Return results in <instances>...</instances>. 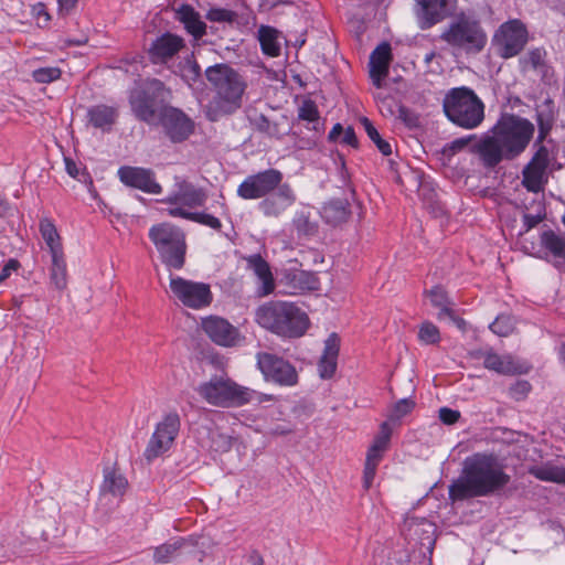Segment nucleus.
I'll return each mask as SVG.
<instances>
[{
    "label": "nucleus",
    "instance_id": "f257e3e1",
    "mask_svg": "<svg viewBox=\"0 0 565 565\" xmlns=\"http://www.w3.org/2000/svg\"><path fill=\"white\" fill-rule=\"evenodd\" d=\"M510 476L492 455L467 457L460 476L449 486V499L463 501L499 493L510 482Z\"/></svg>",
    "mask_w": 565,
    "mask_h": 565
},
{
    "label": "nucleus",
    "instance_id": "f03ea898",
    "mask_svg": "<svg viewBox=\"0 0 565 565\" xmlns=\"http://www.w3.org/2000/svg\"><path fill=\"white\" fill-rule=\"evenodd\" d=\"M204 74L212 92L204 106L205 117L210 121H218L242 108L247 83L236 70L220 63L209 66Z\"/></svg>",
    "mask_w": 565,
    "mask_h": 565
},
{
    "label": "nucleus",
    "instance_id": "7ed1b4c3",
    "mask_svg": "<svg viewBox=\"0 0 565 565\" xmlns=\"http://www.w3.org/2000/svg\"><path fill=\"white\" fill-rule=\"evenodd\" d=\"M255 321L263 329L281 338L302 337L309 328L308 315L289 301H268L255 311Z\"/></svg>",
    "mask_w": 565,
    "mask_h": 565
},
{
    "label": "nucleus",
    "instance_id": "20e7f679",
    "mask_svg": "<svg viewBox=\"0 0 565 565\" xmlns=\"http://www.w3.org/2000/svg\"><path fill=\"white\" fill-rule=\"evenodd\" d=\"M198 394L210 405L239 407L248 403L270 401L271 396L238 385L227 375H214L196 387Z\"/></svg>",
    "mask_w": 565,
    "mask_h": 565
},
{
    "label": "nucleus",
    "instance_id": "39448f33",
    "mask_svg": "<svg viewBox=\"0 0 565 565\" xmlns=\"http://www.w3.org/2000/svg\"><path fill=\"white\" fill-rule=\"evenodd\" d=\"M443 108L446 117L463 129H475L484 119V104L466 86L449 89L444 97Z\"/></svg>",
    "mask_w": 565,
    "mask_h": 565
},
{
    "label": "nucleus",
    "instance_id": "423d86ee",
    "mask_svg": "<svg viewBox=\"0 0 565 565\" xmlns=\"http://www.w3.org/2000/svg\"><path fill=\"white\" fill-rule=\"evenodd\" d=\"M440 39L457 51L476 54L487 43V34L478 20L460 13L440 34Z\"/></svg>",
    "mask_w": 565,
    "mask_h": 565
},
{
    "label": "nucleus",
    "instance_id": "0eeeda50",
    "mask_svg": "<svg viewBox=\"0 0 565 565\" xmlns=\"http://www.w3.org/2000/svg\"><path fill=\"white\" fill-rule=\"evenodd\" d=\"M149 238L169 269H181L184 266L186 244L180 228L170 223H160L149 230Z\"/></svg>",
    "mask_w": 565,
    "mask_h": 565
},
{
    "label": "nucleus",
    "instance_id": "6e6552de",
    "mask_svg": "<svg viewBox=\"0 0 565 565\" xmlns=\"http://www.w3.org/2000/svg\"><path fill=\"white\" fill-rule=\"evenodd\" d=\"M508 151V160L520 156L530 143L534 125L514 115L502 116L492 128Z\"/></svg>",
    "mask_w": 565,
    "mask_h": 565
},
{
    "label": "nucleus",
    "instance_id": "1a4fd4ad",
    "mask_svg": "<svg viewBox=\"0 0 565 565\" xmlns=\"http://www.w3.org/2000/svg\"><path fill=\"white\" fill-rule=\"evenodd\" d=\"M170 92L159 79H150L143 88L134 89L129 96L131 110L137 119L153 125L159 119L158 102H163Z\"/></svg>",
    "mask_w": 565,
    "mask_h": 565
},
{
    "label": "nucleus",
    "instance_id": "9d476101",
    "mask_svg": "<svg viewBox=\"0 0 565 565\" xmlns=\"http://www.w3.org/2000/svg\"><path fill=\"white\" fill-rule=\"evenodd\" d=\"M180 428L181 418L178 412L172 411L161 417L156 424L143 451V457L148 463L171 450L179 436Z\"/></svg>",
    "mask_w": 565,
    "mask_h": 565
},
{
    "label": "nucleus",
    "instance_id": "9b49d317",
    "mask_svg": "<svg viewBox=\"0 0 565 565\" xmlns=\"http://www.w3.org/2000/svg\"><path fill=\"white\" fill-rule=\"evenodd\" d=\"M169 288L174 300L194 310L207 307L213 299L210 285L180 276L170 275Z\"/></svg>",
    "mask_w": 565,
    "mask_h": 565
},
{
    "label": "nucleus",
    "instance_id": "f8f14e48",
    "mask_svg": "<svg viewBox=\"0 0 565 565\" xmlns=\"http://www.w3.org/2000/svg\"><path fill=\"white\" fill-rule=\"evenodd\" d=\"M206 200L207 194L203 188L194 185L184 178L175 177L172 190L161 202L168 205L167 213L170 215L175 207L193 212V210L204 206Z\"/></svg>",
    "mask_w": 565,
    "mask_h": 565
},
{
    "label": "nucleus",
    "instance_id": "ddd939ff",
    "mask_svg": "<svg viewBox=\"0 0 565 565\" xmlns=\"http://www.w3.org/2000/svg\"><path fill=\"white\" fill-rule=\"evenodd\" d=\"M414 13L420 30H428L452 17L458 8V0H414Z\"/></svg>",
    "mask_w": 565,
    "mask_h": 565
},
{
    "label": "nucleus",
    "instance_id": "4468645a",
    "mask_svg": "<svg viewBox=\"0 0 565 565\" xmlns=\"http://www.w3.org/2000/svg\"><path fill=\"white\" fill-rule=\"evenodd\" d=\"M282 181V173L276 169H267L246 177L237 188V195L244 200L266 198Z\"/></svg>",
    "mask_w": 565,
    "mask_h": 565
},
{
    "label": "nucleus",
    "instance_id": "2eb2a0df",
    "mask_svg": "<svg viewBox=\"0 0 565 565\" xmlns=\"http://www.w3.org/2000/svg\"><path fill=\"white\" fill-rule=\"evenodd\" d=\"M499 54L503 58L518 55L527 42V30L520 20L503 23L494 35Z\"/></svg>",
    "mask_w": 565,
    "mask_h": 565
},
{
    "label": "nucleus",
    "instance_id": "dca6fc26",
    "mask_svg": "<svg viewBox=\"0 0 565 565\" xmlns=\"http://www.w3.org/2000/svg\"><path fill=\"white\" fill-rule=\"evenodd\" d=\"M159 122L167 138L173 143L186 140L194 131V121L177 107L163 106L159 110Z\"/></svg>",
    "mask_w": 565,
    "mask_h": 565
},
{
    "label": "nucleus",
    "instance_id": "f3484780",
    "mask_svg": "<svg viewBox=\"0 0 565 565\" xmlns=\"http://www.w3.org/2000/svg\"><path fill=\"white\" fill-rule=\"evenodd\" d=\"M257 365L267 381L281 386H294L298 382L295 366L275 354L258 353Z\"/></svg>",
    "mask_w": 565,
    "mask_h": 565
},
{
    "label": "nucleus",
    "instance_id": "a211bd4d",
    "mask_svg": "<svg viewBox=\"0 0 565 565\" xmlns=\"http://www.w3.org/2000/svg\"><path fill=\"white\" fill-rule=\"evenodd\" d=\"M184 47L185 43L181 36L167 32L152 41L148 55L153 64L168 65Z\"/></svg>",
    "mask_w": 565,
    "mask_h": 565
},
{
    "label": "nucleus",
    "instance_id": "6ab92c4d",
    "mask_svg": "<svg viewBox=\"0 0 565 565\" xmlns=\"http://www.w3.org/2000/svg\"><path fill=\"white\" fill-rule=\"evenodd\" d=\"M119 180L130 186L149 194H160L162 186L156 181L151 169L140 167H121L118 170Z\"/></svg>",
    "mask_w": 565,
    "mask_h": 565
},
{
    "label": "nucleus",
    "instance_id": "aec40b11",
    "mask_svg": "<svg viewBox=\"0 0 565 565\" xmlns=\"http://www.w3.org/2000/svg\"><path fill=\"white\" fill-rule=\"evenodd\" d=\"M202 329L214 343L222 347H233L239 340L238 330L221 317L210 316L203 319Z\"/></svg>",
    "mask_w": 565,
    "mask_h": 565
},
{
    "label": "nucleus",
    "instance_id": "412c9836",
    "mask_svg": "<svg viewBox=\"0 0 565 565\" xmlns=\"http://www.w3.org/2000/svg\"><path fill=\"white\" fill-rule=\"evenodd\" d=\"M477 356L483 359L486 369L503 375L524 374L529 372V366L520 362L511 354L499 355L492 350L480 351Z\"/></svg>",
    "mask_w": 565,
    "mask_h": 565
},
{
    "label": "nucleus",
    "instance_id": "4be33fe9",
    "mask_svg": "<svg viewBox=\"0 0 565 565\" xmlns=\"http://www.w3.org/2000/svg\"><path fill=\"white\" fill-rule=\"evenodd\" d=\"M259 204V211L268 217H277L296 202V194L288 183L279 184Z\"/></svg>",
    "mask_w": 565,
    "mask_h": 565
},
{
    "label": "nucleus",
    "instance_id": "5701e85b",
    "mask_svg": "<svg viewBox=\"0 0 565 565\" xmlns=\"http://www.w3.org/2000/svg\"><path fill=\"white\" fill-rule=\"evenodd\" d=\"M473 151L479 156L486 168H494L502 160H508V151L499 137L491 129V135H486L476 146Z\"/></svg>",
    "mask_w": 565,
    "mask_h": 565
},
{
    "label": "nucleus",
    "instance_id": "b1692460",
    "mask_svg": "<svg viewBox=\"0 0 565 565\" xmlns=\"http://www.w3.org/2000/svg\"><path fill=\"white\" fill-rule=\"evenodd\" d=\"M391 61L392 49L387 42L379 44L370 55V77L377 88L382 87L383 81L388 75Z\"/></svg>",
    "mask_w": 565,
    "mask_h": 565
},
{
    "label": "nucleus",
    "instance_id": "393cba45",
    "mask_svg": "<svg viewBox=\"0 0 565 565\" xmlns=\"http://www.w3.org/2000/svg\"><path fill=\"white\" fill-rule=\"evenodd\" d=\"M244 259L246 260L247 268L259 280L257 294L262 297L271 294L275 289V280L269 264L259 254L246 256Z\"/></svg>",
    "mask_w": 565,
    "mask_h": 565
},
{
    "label": "nucleus",
    "instance_id": "a878e982",
    "mask_svg": "<svg viewBox=\"0 0 565 565\" xmlns=\"http://www.w3.org/2000/svg\"><path fill=\"white\" fill-rule=\"evenodd\" d=\"M339 351L340 338L333 332L326 339L323 352L318 362L320 377L330 379L333 376L337 370Z\"/></svg>",
    "mask_w": 565,
    "mask_h": 565
},
{
    "label": "nucleus",
    "instance_id": "bb28decb",
    "mask_svg": "<svg viewBox=\"0 0 565 565\" xmlns=\"http://www.w3.org/2000/svg\"><path fill=\"white\" fill-rule=\"evenodd\" d=\"M254 128L268 137L281 139L290 131V126L286 116H279L270 119L264 115L255 117L252 121Z\"/></svg>",
    "mask_w": 565,
    "mask_h": 565
},
{
    "label": "nucleus",
    "instance_id": "cd10ccee",
    "mask_svg": "<svg viewBox=\"0 0 565 565\" xmlns=\"http://www.w3.org/2000/svg\"><path fill=\"white\" fill-rule=\"evenodd\" d=\"M177 19L184 25L185 30L195 39L202 38L206 32V24L201 20L190 4H182L175 10Z\"/></svg>",
    "mask_w": 565,
    "mask_h": 565
},
{
    "label": "nucleus",
    "instance_id": "c85d7f7f",
    "mask_svg": "<svg viewBox=\"0 0 565 565\" xmlns=\"http://www.w3.org/2000/svg\"><path fill=\"white\" fill-rule=\"evenodd\" d=\"M87 117L93 127L109 131L118 117V113L115 107L96 105L88 109Z\"/></svg>",
    "mask_w": 565,
    "mask_h": 565
},
{
    "label": "nucleus",
    "instance_id": "c756f323",
    "mask_svg": "<svg viewBox=\"0 0 565 565\" xmlns=\"http://www.w3.org/2000/svg\"><path fill=\"white\" fill-rule=\"evenodd\" d=\"M529 472L541 481L565 484V467L553 461L533 466Z\"/></svg>",
    "mask_w": 565,
    "mask_h": 565
},
{
    "label": "nucleus",
    "instance_id": "7c9ffc66",
    "mask_svg": "<svg viewBox=\"0 0 565 565\" xmlns=\"http://www.w3.org/2000/svg\"><path fill=\"white\" fill-rule=\"evenodd\" d=\"M546 51L541 47L529 51L524 56L520 58V64L524 72L534 71L542 77L547 76L548 65L546 63Z\"/></svg>",
    "mask_w": 565,
    "mask_h": 565
},
{
    "label": "nucleus",
    "instance_id": "2f4dec72",
    "mask_svg": "<svg viewBox=\"0 0 565 565\" xmlns=\"http://www.w3.org/2000/svg\"><path fill=\"white\" fill-rule=\"evenodd\" d=\"M540 241L542 247L554 258L565 262V236L552 230L541 233Z\"/></svg>",
    "mask_w": 565,
    "mask_h": 565
},
{
    "label": "nucleus",
    "instance_id": "473e14b6",
    "mask_svg": "<svg viewBox=\"0 0 565 565\" xmlns=\"http://www.w3.org/2000/svg\"><path fill=\"white\" fill-rule=\"evenodd\" d=\"M258 40L264 54L270 57L279 56L281 44L279 41V33L276 29L268 25H262L258 29Z\"/></svg>",
    "mask_w": 565,
    "mask_h": 565
},
{
    "label": "nucleus",
    "instance_id": "72a5a7b5",
    "mask_svg": "<svg viewBox=\"0 0 565 565\" xmlns=\"http://www.w3.org/2000/svg\"><path fill=\"white\" fill-rule=\"evenodd\" d=\"M189 542L188 539L179 537L166 542L153 550V561L157 564H168L172 562L180 553L181 548Z\"/></svg>",
    "mask_w": 565,
    "mask_h": 565
},
{
    "label": "nucleus",
    "instance_id": "f704fd0d",
    "mask_svg": "<svg viewBox=\"0 0 565 565\" xmlns=\"http://www.w3.org/2000/svg\"><path fill=\"white\" fill-rule=\"evenodd\" d=\"M50 282L57 290H63L67 286V267L64 253L51 255Z\"/></svg>",
    "mask_w": 565,
    "mask_h": 565
},
{
    "label": "nucleus",
    "instance_id": "c9c22d12",
    "mask_svg": "<svg viewBox=\"0 0 565 565\" xmlns=\"http://www.w3.org/2000/svg\"><path fill=\"white\" fill-rule=\"evenodd\" d=\"M40 233L51 255L63 254L61 236L50 218H42L39 224Z\"/></svg>",
    "mask_w": 565,
    "mask_h": 565
},
{
    "label": "nucleus",
    "instance_id": "e433bc0d",
    "mask_svg": "<svg viewBox=\"0 0 565 565\" xmlns=\"http://www.w3.org/2000/svg\"><path fill=\"white\" fill-rule=\"evenodd\" d=\"M170 216L192 221L215 231H220L222 228L221 221L212 214L205 212H185V210L183 211L175 207L170 212Z\"/></svg>",
    "mask_w": 565,
    "mask_h": 565
},
{
    "label": "nucleus",
    "instance_id": "4c0bfd02",
    "mask_svg": "<svg viewBox=\"0 0 565 565\" xmlns=\"http://www.w3.org/2000/svg\"><path fill=\"white\" fill-rule=\"evenodd\" d=\"M127 486V479L121 473L114 469H105L104 480L100 487L102 492L119 497L125 493Z\"/></svg>",
    "mask_w": 565,
    "mask_h": 565
},
{
    "label": "nucleus",
    "instance_id": "58836bf2",
    "mask_svg": "<svg viewBox=\"0 0 565 565\" xmlns=\"http://www.w3.org/2000/svg\"><path fill=\"white\" fill-rule=\"evenodd\" d=\"M546 172L530 162L522 171V184L531 192L537 193L543 189Z\"/></svg>",
    "mask_w": 565,
    "mask_h": 565
},
{
    "label": "nucleus",
    "instance_id": "ea45409f",
    "mask_svg": "<svg viewBox=\"0 0 565 565\" xmlns=\"http://www.w3.org/2000/svg\"><path fill=\"white\" fill-rule=\"evenodd\" d=\"M321 215L332 225H338L348 218L349 212L342 201H331L323 205Z\"/></svg>",
    "mask_w": 565,
    "mask_h": 565
},
{
    "label": "nucleus",
    "instance_id": "a19ab883",
    "mask_svg": "<svg viewBox=\"0 0 565 565\" xmlns=\"http://www.w3.org/2000/svg\"><path fill=\"white\" fill-rule=\"evenodd\" d=\"M294 292H302L306 290H317L319 280L311 271L297 270L291 275Z\"/></svg>",
    "mask_w": 565,
    "mask_h": 565
},
{
    "label": "nucleus",
    "instance_id": "79ce46f5",
    "mask_svg": "<svg viewBox=\"0 0 565 565\" xmlns=\"http://www.w3.org/2000/svg\"><path fill=\"white\" fill-rule=\"evenodd\" d=\"M360 121L367 137L373 141L379 151L383 156L392 154V145L390 143L388 140L382 138L377 129L374 127L373 122L366 117L361 118Z\"/></svg>",
    "mask_w": 565,
    "mask_h": 565
},
{
    "label": "nucleus",
    "instance_id": "37998d69",
    "mask_svg": "<svg viewBox=\"0 0 565 565\" xmlns=\"http://www.w3.org/2000/svg\"><path fill=\"white\" fill-rule=\"evenodd\" d=\"M177 73L189 84L196 83L201 77V67L193 55L186 56L180 64Z\"/></svg>",
    "mask_w": 565,
    "mask_h": 565
},
{
    "label": "nucleus",
    "instance_id": "c03bdc74",
    "mask_svg": "<svg viewBox=\"0 0 565 565\" xmlns=\"http://www.w3.org/2000/svg\"><path fill=\"white\" fill-rule=\"evenodd\" d=\"M430 302L434 307L440 311L438 318L445 317L454 318V311L449 308V300L446 291L441 287H434L429 290Z\"/></svg>",
    "mask_w": 565,
    "mask_h": 565
},
{
    "label": "nucleus",
    "instance_id": "a18cd8bd",
    "mask_svg": "<svg viewBox=\"0 0 565 565\" xmlns=\"http://www.w3.org/2000/svg\"><path fill=\"white\" fill-rule=\"evenodd\" d=\"M536 121L539 126V136L535 141V146L542 143L552 129L554 117L550 108V103L546 104V110L539 109L536 115Z\"/></svg>",
    "mask_w": 565,
    "mask_h": 565
},
{
    "label": "nucleus",
    "instance_id": "49530a36",
    "mask_svg": "<svg viewBox=\"0 0 565 565\" xmlns=\"http://www.w3.org/2000/svg\"><path fill=\"white\" fill-rule=\"evenodd\" d=\"M490 330L499 337H508L514 330V321L508 315L498 316L490 324Z\"/></svg>",
    "mask_w": 565,
    "mask_h": 565
},
{
    "label": "nucleus",
    "instance_id": "de8ad7c7",
    "mask_svg": "<svg viewBox=\"0 0 565 565\" xmlns=\"http://www.w3.org/2000/svg\"><path fill=\"white\" fill-rule=\"evenodd\" d=\"M392 436V428L390 425L384 422L380 426V430L377 435L374 437L372 445L370 448H373V451L380 450L382 452H386L390 446V440Z\"/></svg>",
    "mask_w": 565,
    "mask_h": 565
},
{
    "label": "nucleus",
    "instance_id": "09e8293b",
    "mask_svg": "<svg viewBox=\"0 0 565 565\" xmlns=\"http://www.w3.org/2000/svg\"><path fill=\"white\" fill-rule=\"evenodd\" d=\"M62 75V71L55 66L40 67L32 72V78L36 83L49 84L57 81Z\"/></svg>",
    "mask_w": 565,
    "mask_h": 565
},
{
    "label": "nucleus",
    "instance_id": "8fccbe9b",
    "mask_svg": "<svg viewBox=\"0 0 565 565\" xmlns=\"http://www.w3.org/2000/svg\"><path fill=\"white\" fill-rule=\"evenodd\" d=\"M292 223L299 235L309 236L316 233V224L309 220V215L305 212L296 213Z\"/></svg>",
    "mask_w": 565,
    "mask_h": 565
},
{
    "label": "nucleus",
    "instance_id": "3c124183",
    "mask_svg": "<svg viewBox=\"0 0 565 565\" xmlns=\"http://www.w3.org/2000/svg\"><path fill=\"white\" fill-rule=\"evenodd\" d=\"M418 338L424 344H436L440 341V333L434 323L426 321L419 328Z\"/></svg>",
    "mask_w": 565,
    "mask_h": 565
},
{
    "label": "nucleus",
    "instance_id": "603ef678",
    "mask_svg": "<svg viewBox=\"0 0 565 565\" xmlns=\"http://www.w3.org/2000/svg\"><path fill=\"white\" fill-rule=\"evenodd\" d=\"M298 118L315 124L313 129H317L316 124H318L319 111L315 102L310 99L303 100L298 109Z\"/></svg>",
    "mask_w": 565,
    "mask_h": 565
},
{
    "label": "nucleus",
    "instance_id": "864d4df0",
    "mask_svg": "<svg viewBox=\"0 0 565 565\" xmlns=\"http://www.w3.org/2000/svg\"><path fill=\"white\" fill-rule=\"evenodd\" d=\"M206 19L212 22L233 23L237 19V13L222 8H212L206 13Z\"/></svg>",
    "mask_w": 565,
    "mask_h": 565
},
{
    "label": "nucleus",
    "instance_id": "5fc2aeb1",
    "mask_svg": "<svg viewBox=\"0 0 565 565\" xmlns=\"http://www.w3.org/2000/svg\"><path fill=\"white\" fill-rule=\"evenodd\" d=\"M550 161L551 158L548 149L545 146L540 145L530 160V163L546 172Z\"/></svg>",
    "mask_w": 565,
    "mask_h": 565
},
{
    "label": "nucleus",
    "instance_id": "6e6d98bb",
    "mask_svg": "<svg viewBox=\"0 0 565 565\" xmlns=\"http://www.w3.org/2000/svg\"><path fill=\"white\" fill-rule=\"evenodd\" d=\"M532 386L525 380L516 381L509 390L510 396L515 401L524 399L530 393Z\"/></svg>",
    "mask_w": 565,
    "mask_h": 565
},
{
    "label": "nucleus",
    "instance_id": "4d7b16f0",
    "mask_svg": "<svg viewBox=\"0 0 565 565\" xmlns=\"http://www.w3.org/2000/svg\"><path fill=\"white\" fill-rule=\"evenodd\" d=\"M472 138L473 136H469L452 140L451 142L445 145L444 153L447 156H454L458 153L469 145Z\"/></svg>",
    "mask_w": 565,
    "mask_h": 565
},
{
    "label": "nucleus",
    "instance_id": "13d9d810",
    "mask_svg": "<svg viewBox=\"0 0 565 565\" xmlns=\"http://www.w3.org/2000/svg\"><path fill=\"white\" fill-rule=\"evenodd\" d=\"M545 216L544 209L540 205L537 212L535 214L525 213L523 215V226L525 232H529L531 228L535 227L540 222L543 221Z\"/></svg>",
    "mask_w": 565,
    "mask_h": 565
},
{
    "label": "nucleus",
    "instance_id": "bf43d9fd",
    "mask_svg": "<svg viewBox=\"0 0 565 565\" xmlns=\"http://www.w3.org/2000/svg\"><path fill=\"white\" fill-rule=\"evenodd\" d=\"M438 413H439V419L445 425L456 424L461 416L459 411L451 409L449 407H441Z\"/></svg>",
    "mask_w": 565,
    "mask_h": 565
},
{
    "label": "nucleus",
    "instance_id": "052dcab7",
    "mask_svg": "<svg viewBox=\"0 0 565 565\" xmlns=\"http://www.w3.org/2000/svg\"><path fill=\"white\" fill-rule=\"evenodd\" d=\"M414 406L415 403L412 399L402 398L394 406V416L401 418L411 413Z\"/></svg>",
    "mask_w": 565,
    "mask_h": 565
},
{
    "label": "nucleus",
    "instance_id": "680f3d73",
    "mask_svg": "<svg viewBox=\"0 0 565 565\" xmlns=\"http://www.w3.org/2000/svg\"><path fill=\"white\" fill-rule=\"evenodd\" d=\"M20 266L21 265L18 259L10 258L0 270V284L8 279L12 275V273L18 271Z\"/></svg>",
    "mask_w": 565,
    "mask_h": 565
},
{
    "label": "nucleus",
    "instance_id": "e2e57ef3",
    "mask_svg": "<svg viewBox=\"0 0 565 565\" xmlns=\"http://www.w3.org/2000/svg\"><path fill=\"white\" fill-rule=\"evenodd\" d=\"M379 466L371 465V463H364V470H363V488L365 490H369L374 481L376 470Z\"/></svg>",
    "mask_w": 565,
    "mask_h": 565
},
{
    "label": "nucleus",
    "instance_id": "0e129e2a",
    "mask_svg": "<svg viewBox=\"0 0 565 565\" xmlns=\"http://www.w3.org/2000/svg\"><path fill=\"white\" fill-rule=\"evenodd\" d=\"M385 452H382L380 450L373 451V448L367 449L365 462L379 466L381 460L383 459Z\"/></svg>",
    "mask_w": 565,
    "mask_h": 565
},
{
    "label": "nucleus",
    "instance_id": "69168bd1",
    "mask_svg": "<svg viewBox=\"0 0 565 565\" xmlns=\"http://www.w3.org/2000/svg\"><path fill=\"white\" fill-rule=\"evenodd\" d=\"M342 142L349 146H356L358 139L354 132V129L351 127H348L345 130H343L342 134Z\"/></svg>",
    "mask_w": 565,
    "mask_h": 565
},
{
    "label": "nucleus",
    "instance_id": "338daca9",
    "mask_svg": "<svg viewBox=\"0 0 565 565\" xmlns=\"http://www.w3.org/2000/svg\"><path fill=\"white\" fill-rule=\"evenodd\" d=\"M65 168H66L67 173L72 178H77L78 177L79 168L77 167V164L73 160L66 158L65 159Z\"/></svg>",
    "mask_w": 565,
    "mask_h": 565
},
{
    "label": "nucleus",
    "instance_id": "774afa93",
    "mask_svg": "<svg viewBox=\"0 0 565 565\" xmlns=\"http://www.w3.org/2000/svg\"><path fill=\"white\" fill-rule=\"evenodd\" d=\"M343 127L341 126V124H335L332 129L330 130L329 132V140L330 141H335L338 140V138L343 134Z\"/></svg>",
    "mask_w": 565,
    "mask_h": 565
}]
</instances>
